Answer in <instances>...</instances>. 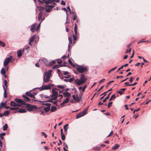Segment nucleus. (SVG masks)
<instances>
[{"label":"nucleus","mask_w":151,"mask_h":151,"mask_svg":"<svg viewBox=\"0 0 151 151\" xmlns=\"http://www.w3.org/2000/svg\"><path fill=\"white\" fill-rule=\"evenodd\" d=\"M147 41H145L144 40V39H142V40H141L140 41H139V42H138V44H139L141 43H142V42H146Z\"/></svg>","instance_id":"obj_52"},{"label":"nucleus","mask_w":151,"mask_h":151,"mask_svg":"<svg viewBox=\"0 0 151 151\" xmlns=\"http://www.w3.org/2000/svg\"><path fill=\"white\" fill-rule=\"evenodd\" d=\"M57 109V107L55 106H52L50 110V111L52 112L55 111Z\"/></svg>","instance_id":"obj_23"},{"label":"nucleus","mask_w":151,"mask_h":151,"mask_svg":"<svg viewBox=\"0 0 151 151\" xmlns=\"http://www.w3.org/2000/svg\"><path fill=\"white\" fill-rule=\"evenodd\" d=\"M14 101L18 104L19 107L25 105V102L21 99L16 98L14 99Z\"/></svg>","instance_id":"obj_5"},{"label":"nucleus","mask_w":151,"mask_h":151,"mask_svg":"<svg viewBox=\"0 0 151 151\" xmlns=\"http://www.w3.org/2000/svg\"><path fill=\"white\" fill-rule=\"evenodd\" d=\"M61 4H62L63 5H65V3L64 1L62 0L61 1Z\"/></svg>","instance_id":"obj_62"},{"label":"nucleus","mask_w":151,"mask_h":151,"mask_svg":"<svg viewBox=\"0 0 151 151\" xmlns=\"http://www.w3.org/2000/svg\"><path fill=\"white\" fill-rule=\"evenodd\" d=\"M35 35H33L31 37L30 40V41H31V42H33L34 41L35 38Z\"/></svg>","instance_id":"obj_35"},{"label":"nucleus","mask_w":151,"mask_h":151,"mask_svg":"<svg viewBox=\"0 0 151 151\" xmlns=\"http://www.w3.org/2000/svg\"><path fill=\"white\" fill-rule=\"evenodd\" d=\"M26 112V110L24 109H21L18 111H16L15 112H19L21 113H24Z\"/></svg>","instance_id":"obj_17"},{"label":"nucleus","mask_w":151,"mask_h":151,"mask_svg":"<svg viewBox=\"0 0 151 151\" xmlns=\"http://www.w3.org/2000/svg\"><path fill=\"white\" fill-rule=\"evenodd\" d=\"M105 79H103L102 80H101L99 82V83H101L104 82V81H105Z\"/></svg>","instance_id":"obj_61"},{"label":"nucleus","mask_w":151,"mask_h":151,"mask_svg":"<svg viewBox=\"0 0 151 151\" xmlns=\"http://www.w3.org/2000/svg\"><path fill=\"white\" fill-rule=\"evenodd\" d=\"M64 96L65 97H67V98H69L71 96L70 93L68 92H66L63 93Z\"/></svg>","instance_id":"obj_16"},{"label":"nucleus","mask_w":151,"mask_h":151,"mask_svg":"<svg viewBox=\"0 0 151 151\" xmlns=\"http://www.w3.org/2000/svg\"><path fill=\"white\" fill-rule=\"evenodd\" d=\"M115 146H114V147L112 148V150H116L117 149L119 146V145L117 144H115Z\"/></svg>","instance_id":"obj_30"},{"label":"nucleus","mask_w":151,"mask_h":151,"mask_svg":"<svg viewBox=\"0 0 151 151\" xmlns=\"http://www.w3.org/2000/svg\"><path fill=\"white\" fill-rule=\"evenodd\" d=\"M118 93L120 94V95H122L123 93V92L121 91H119L118 92Z\"/></svg>","instance_id":"obj_64"},{"label":"nucleus","mask_w":151,"mask_h":151,"mask_svg":"<svg viewBox=\"0 0 151 151\" xmlns=\"http://www.w3.org/2000/svg\"><path fill=\"white\" fill-rule=\"evenodd\" d=\"M82 113L83 115V116L85 115H86L87 113V112L86 111V110H84L83 112H82Z\"/></svg>","instance_id":"obj_49"},{"label":"nucleus","mask_w":151,"mask_h":151,"mask_svg":"<svg viewBox=\"0 0 151 151\" xmlns=\"http://www.w3.org/2000/svg\"><path fill=\"white\" fill-rule=\"evenodd\" d=\"M9 111H6L4 112V114H4V115L5 116H6L9 115Z\"/></svg>","instance_id":"obj_38"},{"label":"nucleus","mask_w":151,"mask_h":151,"mask_svg":"<svg viewBox=\"0 0 151 151\" xmlns=\"http://www.w3.org/2000/svg\"><path fill=\"white\" fill-rule=\"evenodd\" d=\"M55 62H56L55 60H52L50 62H49V66L53 65V64H55Z\"/></svg>","instance_id":"obj_33"},{"label":"nucleus","mask_w":151,"mask_h":151,"mask_svg":"<svg viewBox=\"0 0 151 151\" xmlns=\"http://www.w3.org/2000/svg\"><path fill=\"white\" fill-rule=\"evenodd\" d=\"M37 8L40 11H42L43 10L45 9L44 7L41 6H37Z\"/></svg>","instance_id":"obj_36"},{"label":"nucleus","mask_w":151,"mask_h":151,"mask_svg":"<svg viewBox=\"0 0 151 151\" xmlns=\"http://www.w3.org/2000/svg\"><path fill=\"white\" fill-rule=\"evenodd\" d=\"M111 93H111H109V94H108V96L107 97H106L105 98V99H104V100H103V102L104 103L105 102L107 101V100L108 99H109V95Z\"/></svg>","instance_id":"obj_29"},{"label":"nucleus","mask_w":151,"mask_h":151,"mask_svg":"<svg viewBox=\"0 0 151 151\" xmlns=\"http://www.w3.org/2000/svg\"><path fill=\"white\" fill-rule=\"evenodd\" d=\"M24 98L25 100L26 101H29V98L27 96V95H23L22 96Z\"/></svg>","instance_id":"obj_28"},{"label":"nucleus","mask_w":151,"mask_h":151,"mask_svg":"<svg viewBox=\"0 0 151 151\" xmlns=\"http://www.w3.org/2000/svg\"><path fill=\"white\" fill-rule=\"evenodd\" d=\"M61 135L62 139L63 140H65V134H61Z\"/></svg>","instance_id":"obj_39"},{"label":"nucleus","mask_w":151,"mask_h":151,"mask_svg":"<svg viewBox=\"0 0 151 151\" xmlns=\"http://www.w3.org/2000/svg\"><path fill=\"white\" fill-rule=\"evenodd\" d=\"M6 104V102H1L0 104V109H1L2 107L4 106Z\"/></svg>","instance_id":"obj_22"},{"label":"nucleus","mask_w":151,"mask_h":151,"mask_svg":"<svg viewBox=\"0 0 151 151\" xmlns=\"http://www.w3.org/2000/svg\"><path fill=\"white\" fill-rule=\"evenodd\" d=\"M77 71L80 73H82L87 71V68L82 65H78L77 68Z\"/></svg>","instance_id":"obj_3"},{"label":"nucleus","mask_w":151,"mask_h":151,"mask_svg":"<svg viewBox=\"0 0 151 151\" xmlns=\"http://www.w3.org/2000/svg\"><path fill=\"white\" fill-rule=\"evenodd\" d=\"M4 85L6 86V89H7V82L6 80H4Z\"/></svg>","instance_id":"obj_43"},{"label":"nucleus","mask_w":151,"mask_h":151,"mask_svg":"<svg viewBox=\"0 0 151 151\" xmlns=\"http://www.w3.org/2000/svg\"><path fill=\"white\" fill-rule=\"evenodd\" d=\"M137 83L136 82H135V83H134L132 84L126 85V86H135V85H136V84H137Z\"/></svg>","instance_id":"obj_51"},{"label":"nucleus","mask_w":151,"mask_h":151,"mask_svg":"<svg viewBox=\"0 0 151 151\" xmlns=\"http://www.w3.org/2000/svg\"><path fill=\"white\" fill-rule=\"evenodd\" d=\"M140 108H139L137 109H135L133 111V114H134L136 112L139 111L140 110Z\"/></svg>","instance_id":"obj_59"},{"label":"nucleus","mask_w":151,"mask_h":151,"mask_svg":"<svg viewBox=\"0 0 151 151\" xmlns=\"http://www.w3.org/2000/svg\"><path fill=\"white\" fill-rule=\"evenodd\" d=\"M68 39L69 41L68 45V51H70V49L71 46V45L72 43V40L71 37H68Z\"/></svg>","instance_id":"obj_12"},{"label":"nucleus","mask_w":151,"mask_h":151,"mask_svg":"<svg viewBox=\"0 0 151 151\" xmlns=\"http://www.w3.org/2000/svg\"><path fill=\"white\" fill-rule=\"evenodd\" d=\"M70 100L69 98H65V100L63 101L61 104V106L62 107H63L64 106V104H65L67 103Z\"/></svg>","instance_id":"obj_11"},{"label":"nucleus","mask_w":151,"mask_h":151,"mask_svg":"<svg viewBox=\"0 0 151 151\" xmlns=\"http://www.w3.org/2000/svg\"><path fill=\"white\" fill-rule=\"evenodd\" d=\"M72 96L74 100L77 102H79L81 98V96L78 97V95H76V96H75V95H73Z\"/></svg>","instance_id":"obj_8"},{"label":"nucleus","mask_w":151,"mask_h":151,"mask_svg":"<svg viewBox=\"0 0 151 151\" xmlns=\"http://www.w3.org/2000/svg\"><path fill=\"white\" fill-rule=\"evenodd\" d=\"M10 105L12 106L19 107L17 103H15L13 101H11L10 103Z\"/></svg>","instance_id":"obj_14"},{"label":"nucleus","mask_w":151,"mask_h":151,"mask_svg":"<svg viewBox=\"0 0 151 151\" xmlns=\"http://www.w3.org/2000/svg\"><path fill=\"white\" fill-rule=\"evenodd\" d=\"M62 9L66 12V19L67 20L68 19V14H67V12H68V11L67 10V9L66 8H62Z\"/></svg>","instance_id":"obj_26"},{"label":"nucleus","mask_w":151,"mask_h":151,"mask_svg":"<svg viewBox=\"0 0 151 151\" xmlns=\"http://www.w3.org/2000/svg\"><path fill=\"white\" fill-rule=\"evenodd\" d=\"M12 56H10L9 57L5 59V61L4 62V67H6L7 66L11 60H12Z\"/></svg>","instance_id":"obj_7"},{"label":"nucleus","mask_w":151,"mask_h":151,"mask_svg":"<svg viewBox=\"0 0 151 151\" xmlns=\"http://www.w3.org/2000/svg\"><path fill=\"white\" fill-rule=\"evenodd\" d=\"M101 149L100 147H93V149L95 150H97L98 151L99 150Z\"/></svg>","instance_id":"obj_47"},{"label":"nucleus","mask_w":151,"mask_h":151,"mask_svg":"<svg viewBox=\"0 0 151 151\" xmlns=\"http://www.w3.org/2000/svg\"><path fill=\"white\" fill-rule=\"evenodd\" d=\"M57 63L59 64H61L62 63V60L61 59L57 60Z\"/></svg>","instance_id":"obj_56"},{"label":"nucleus","mask_w":151,"mask_h":151,"mask_svg":"<svg viewBox=\"0 0 151 151\" xmlns=\"http://www.w3.org/2000/svg\"><path fill=\"white\" fill-rule=\"evenodd\" d=\"M8 128L7 124H5L3 127V130H6Z\"/></svg>","instance_id":"obj_32"},{"label":"nucleus","mask_w":151,"mask_h":151,"mask_svg":"<svg viewBox=\"0 0 151 151\" xmlns=\"http://www.w3.org/2000/svg\"><path fill=\"white\" fill-rule=\"evenodd\" d=\"M1 73L3 75L5 74V70L4 68H2L1 71Z\"/></svg>","instance_id":"obj_31"},{"label":"nucleus","mask_w":151,"mask_h":151,"mask_svg":"<svg viewBox=\"0 0 151 151\" xmlns=\"http://www.w3.org/2000/svg\"><path fill=\"white\" fill-rule=\"evenodd\" d=\"M68 124H67L63 126L65 132H66L67 131L68 128H67L66 127L68 126Z\"/></svg>","instance_id":"obj_34"},{"label":"nucleus","mask_w":151,"mask_h":151,"mask_svg":"<svg viewBox=\"0 0 151 151\" xmlns=\"http://www.w3.org/2000/svg\"><path fill=\"white\" fill-rule=\"evenodd\" d=\"M52 70H49L48 72H47V73L49 75L51 76V72H52Z\"/></svg>","instance_id":"obj_50"},{"label":"nucleus","mask_w":151,"mask_h":151,"mask_svg":"<svg viewBox=\"0 0 151 151\" xmlns=\"http://www.w3.org/2000/svg\"><path fill=\"white\" fill-rule=\"evenodd\" d=\"M117 68L116 67H115L114 68H112L111 69H110V70H109V71H108V73L109 74L111 72V71H113L114 70H115L116 68Z\"/></svg>","instance_id":"obj_45"},{"label":"nucleus","mask_w":151,"mask_h":151,"mask_svg":"<svg viewBox=\"0 0 151 151\" xmlns=\"http://www.w3.org/2000/svg\"><path fill=\"white\" fill-rule=\"evenodd\" d=\"M73 38L74 41L76 40L77 39V37L76 35H75L74 34L73 35Z\"/></svg>","instance_id":"obj_42"},{"label":"nucleus","mask_w":151,"mask_h":151,"mask_svg":"<svg viewBox=\"0 0 151 151\" xmlns=\"http://www.w3.org/2000/svg\"><path fill=\"white\" fill-rule=\"evenodd\" d=\"M74 80V78H70V79H68V82H71L72 81H73Z\"/></svg>","instance_id":"obj_57"},{"label":"nucleus","mask_w":151,"mask_h":151,"mask_svg":"<svg viewBox=\"0 0 151 151\" xmlns=\"http://www.w3.org/2000/svg\"><path fill=\"white\" fill-rule=\"evenodd\" d=\"M18 107H10V109L11 110H14L16 109H18Z\"/></svg>","instance_id":"obj_54"},{"label":"nucleus","mask_w":151,"mask_h":151,"mask_svg":"<svg viewBox=\"0 0 151 151\" xmlns=\"http://www.w3.org/2000/svg\"><path fill=\"white\" fill-rule=\"evenodd\" d=\"M47 6L50 8L46 9L45 11L46 12H49L51 11L52 9L53 8L54 6L53 5H49Z\"/></svg>","instance_id":"obj_13"},{"label":"nucleus","mask_w":151,"mask_h":151,"mask_svg":"<svg viewBox=\"0 0 151 151\" xmlns=\"http://www.w3.org/2000/svg\"><path fill=\"white\" fill-rule=\"evenodd\" d=\"M50 75L47 73V72H45L44 74L43 81L44 82H47L50 81Z\"/></svg>","instance_id":"obj_6"},{"label":"nucleus","mask_w":151,"mask_h":151,"mask_svg":"<svg viewBox=\"0 0 151 151\" xmlns=\"http://www.w3.org/2000/svg\"><path fill=\"white\" fill-rule=\"evenodd\" d=\"M31 90H30L29 91V92H27L25 93V94L27 95V96L32 98H34V95H33L30 92H31Z\"/></svg>","instance_id":"obj_15"},{"label":"nucleus","mask_w":151,"mask_h":151,"mask_svg":"<svg viewBox=\"0 0 151 151\" xmlns=\"http://www.w3.org/2000/svg\"><path fill=\"white\" fill-rule=\"evenodd\" d=\"M73 16H74V17L73 18V20H75L76 19L77 17V16L76 15V14H75Z\"/></svg>","instance_id":"obj_58"},{"label":"nucleus","mask_w":151,"mask_h":151,"mask_svg":"<svg viewBox=\"0 0 151 151\" xmlns=\"http://www.w3.org/2000/svg\"><path fill=\"white\" fill-rule=\"evenodd\" d=\"M0 45L2 47H4L5 46V44L3 42L1 41L0 42Z\"/></svg>","instance_id":"obj_46"},{"label":"nucleus","mask_w":151,"mask_h":151,"mask_svg":"<svg viewBox=\"0 0 151 151\" xmlns=\"http://www.w3.org/2000/svg\"><path fill=\"white\" fill-rule=\"evenodd\" d=\"M55 97H54L53 98H52V100H57V98L58 97V96H55Z\"/></svg>","instance_id":"obj_63"},{"label":"nucleus","mask_w":151,"mask_h":151,"mask_svg":"<svg viewBox=\"0 0 151 151\" xmlns=\"http://www.w3.org/2000/svg\"><path fill=\"white\" fill-rule=\"evenodd\" d=\"M63 66V65H56L53 67V68L54 69H55L59 68L60 67Z\"/></svg>","instance_id":"obj_27"},{"label":"nucleus","mask_w":151,"mask_h":151,"mask_svg":"<svg viewBox=\"0 0 151 151\" xmlns=\"http://www.w3.org/2000/svg\"><path fill=\"white\" fill-rule=\"evenodd\" d=\"M41 22L38 25L37 23H35L33 24L31 27V30L32 32H34L35 31H37L39 29Z\"/></svg>","instance_id":"obj_2"},{"label":"nucleus","mask_w":151,"mask_h":151,"mask_svg":"<svg viewBox=\"0 0 151 151\" xmlns=\"http://www.w3.org/2000/svg\"><path fill=\"white\" fill-rule=\"evenodd\" d=\"M87 78L83 74H81L79 79H77L75 80V83L78 86L84 83L86 81Z\"/></svg>","instance_id":"obj_1"},{"label":"nucleus","mask_w":151,"mask_h":151,"mask_svg":"<svg viewBox=\"0 0 151 151\" xmlns=\"http://www.w3.org/2000/svg\"><path fill=\"white\" fill-rule=\"evenodd\" d=\"M57 86L58 88H61L62 89H63L65 87V86L63 85H58Z\"/></svg>","instance_id":"obj_44"},{"label":"nucleus","mask_w":151,"mask_h":151,"mask_svg":"<svg viewBox=\"0 0 151 151\" xmlns=\"http://www.w3.org/2000/svg\"><path fill=\"white\" fill-rule=\"evenodd\" d=\"M112 104V102H109L108 103V108H109L111 106V105Z\"/></svg>","instance_id":"obj_48"},{"label":"nucleus","mask_w":151,"mask_h":151,"mask_svg":"<svg viewBox=\"0 0 151 151\" xmlns=\"http://www.w3.org/2000/svg\"><path fill=\"white\" fill-rule=\"evenodd\" d=\"M113 131H111L110 132V133L109 134V135L107 136V137H109L110 136L113 134Z\"/></svg>","instance_id":"obj_60"},{"label":"nucleus","mask_w":151,"mask_h":151,"mask_svg":"<svg viewBox=\"0 0 151 151\" xmlns=\"http://www.w3.org/2000/svg\"><path fill=\"white\" fill-rule=\"evenodd\" d=\"M131 48H129L128 49H127L126 50V53H128L129 52H130L131 51Z\"/></svg>","instance_id":"obj_55"},{"label":"nucleus","mask_w":151,"mask_h":151,"mask_svg":"<svg viewBox=\"0 0 151 151\" xmlns=\"http://www.w3.org/2000/svg\"><path fill=\"white\" fill-rule=\"evenodd\" d=\"M86 87V86H84L82 88V87H80L78 88V89L79 90H81V91H82L83 92H84L85 91V89ZM81 93V91L80 92Z\"/></svg>","instance_id":"obj_19"},{"label":"nucleus","mask_w":151,"mask_h":151,"mask_svg":"<svg viewBox=\"0 0 151 151\" xmlns=\"http://www.w3.org/2000/svg\"><path fill=\"white\" fill-rule=\"evenodd\" d=\"M116 97L115 96V94H113L112 95L111 97V98L109 99V101H111L113 99L116 98Z\"/></svg>","instance_id":"obj_37"},{"label":"nucleus","mask_w":151,"mask_h":151,"mask_svg":"<svg viewBox=\"0 0 151 151\" xmlns=\"http://www.w3.org/2000/svg\"><path fill=\"white\" fill-rule=\"evenodd\" d=\"M17 57L18 58L20 57L22 55V51L21 50H19L17 52Z\"/></svg>","instance_id":"obj_24"},{"label":"nucleus","mask_w":151,"mask_h":151,"mask_svg":"<svg viewBox=\"0 0 151 151\" xmlns=\"http://www.w3.org/2000/svg\"><path fill=\"white\" fill-rule=\"evenodd\" d=\"M42 62L46 65L49 66V61L47 60V59L45 58H42L41 59Z\"/></svg>","instance_id":"obj_10"},{"label":"nucleus","mask_w":151,"mask_h":151,"mask_svg":"<svg viewBox=\"0 0 151 151\" xmlns=\"http://www.w3.org/2000/svg\"><path fill=\"white\" fill-rule=\"evenodd\" d=\"M56 90H58L59 89L57 88H54L52 89V94L51 96V97L53 96H58V92L56 91Z\"/></svg>","instance_id":"obj_9"},{"label":"nucleus","mask_w":151,"mask_h":151,"mask_svg":"<svg viewBox=\"0 0 151 151\" xmlns=\"http://www.w3.org/2000/svg\"><path fill=\"white\" fill-rule=\"evenodd\" d=\"M51 86V85L50 84H49L48 85H43L40 88H34L32 89V90H33L35 89L38 88H39L40 91H42L45 90L50 89Z\"/></svg>","instance_id":"obj_4"},{"label":"nucleus","mask_w":151,"mask_h":151,"mask_svg":"<svg viewBox=\"0 0 151 151\" xmlns=\"http://www.w3.org/2000/svg\"><path fill=\"white\" fill-rule=\"evenodd\" d=\"M3 87L4 89V97L6 98L7 97V93L6 92V88H5V87L4 86V85L3 86Z\"/></svg>","instance_id":"obj_18"},{"label":"nucleus","mask_w":151,"mask_h":151,"mask_svg":"<svg viewBox=\"0 0 151 151\" xmlns=\"http://www.w3.org/2000/svg\"><path fill=\"white\" fill-rule=\"evenodd\" d=\"M77 29H78V28H77V25L76 23H75L74 30V31L77 30Z\"/></svg>","instance_id":"obj_53"},{"label":"nucleus","mask_w":151,"mask_h":151,"mask_svg":"<svg viewBox=\"0 0 151 151\" xmlns=\"http://www.w3.org/2000/svg\"><path fill=\"white\" fill-rule=\"evenodd\" d=\"M83 116V115L82 114V112H80L77 115L76 118L77 119H78Z\"/></svg>","instance_id":"obj_21"},{"label":"nucleus","mask_w":151,"mask_h":151,"mask_svg":"<svg viewBox=\"0 0 151 151\" xmlns=\"http://www.w3.org/2000/svg\"><path fill=\"white\" fill-rule=\"evenodd\" d=\"M42 1L46 4H49L52 2V0H42Z\"/></svg>","instance_id":"obj_20"},{"label":"nucleus","mask_w":151,"mask_h":151,"mask_svg":"<svg viewBox=\"0 0 151 151\" xmlns=\"http://www.w3.org/2000/svg\"><path fill=\"white\" fill-rule=\"evenodd\" d=\"M5 134V133H3L0 134V137H1V139H4V137H3V136H4Z\"/></svg>","instance_id":"obj_41"},{"label":"nucleus","mask_w":151,"mask_h":151,"mask_svg":"<svg viewBox=\"0 0 151 151\" xmlns=\"http://www.w3.org/2000/svg\"><path fill=\"white\" fill-rule=\"evenodd\" d=\"M42 15V12H41L39 14V17H38L39 20H40V19L41 18Z\"/></svg>","instance_id":"obj_40"},{"label":"nucleus","mask_w":151,"mask_h":151,"mask_svg":"<svg viewBox=\"0 0 151 151\" xmlns=\"http://www.w3.org/2000/svg\"><path fill=\"white\" fill-rule=\"evenodd\" d=\"M50 107L49 106H47V107H45L44 110L45 112H47L50 110Z\"/></svg>","instance_id":"obj_25"}]
</instances>
